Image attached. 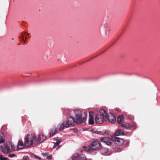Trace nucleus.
Returning a JSON list of instances; mask_svg holds the SVG:
<instances>
[{"instance_id": "nucleus-1", "label": "nucleus", "mask_w": 160, "mask_h": 160, "mask_svg": "<svg viewBox=\"0 0 160 160\" xmlns=\"http://www.w3.org/2000/svg\"><path fill=\"white\" fill-rule=\"evenodd\" d=\"M75 116V119L78 124H81L86 122L87 118V113L82 112L79 110L74 111Z\"/></svg>"}, {"instance_id": "nucleus-2", "label": "nucleus", "mask_w": 160, "mask_h": 160, "mask_svg": "<svg viewBox=\"0 0 160 160\" xmlns=\"http://www.w3.org/2000/svg\"><path fill=\"white\" fill-rule=\"evenodd\" d=\"M37 143V138L36 135L34 134H28L25 138L24 145L27 147H29Z\"/></svg>"}, {"instance_id": "nucleus-3", "label": "nucleus", "mask_w": 160, "mask_h": 160, "mask_svg": "<svg viewBox=\"0 0 160 160\" xmlns=\"http://www.w3.org/2000/svg\"><path fill=\"white\" fill-rule=\"evenodd\" d=\"M0 147L1 148L2 152L4 153H8L10 151L9 147L7 144H5L4 143L0 144Z\"/></svg>"}, {"instance_id": "nucleus-4", "label": "nucleus", "mask_w": 160, "mask_h": 160, "mask_svg": "<svg viewBox=\"0 0 160 160\" xmlns=\"http://www.w3.org/2000/svg\"><path fill=\"white\" fill-rule=\"evenodd\" d=\"M90 147L91 149L95 150H98L100 148L99 143L97 141H95L93 142L90 146Z\"/></svg>"}, {"instance_id": "nucleus-5", "label": "nucleus", "mask_w": 160, "mask_h": 160, "mask_svg": "<svg viewBox=\"0 0 160 160\" xmlns=\"http://www.w3.org/2000/svg\"><path fill=\"white\" fill-rule=\"evenodd\" d=\"M66 124L69 126L70 125H74L77 123L75 119L71 117L68 118L67 121L66 122Z\"/></svg>"}, {"instance_id": "nucleus-6", "label": "nucleus", "mask_w": 160, "mask_h": 160, "mask_svg": "<svg viewBox=\"0 0 160 160\" xmlns=\"http://www.w3.org/2000/svg\"><path fill=\"white\" fill-rule=\"evenodd\" d=\"M112 140L114 141L119 146L122 145L124 143L123 140L122 139L115 137H112Z\"/></svg>"}, {"instance_id": "nucleus-7", "label": "nucleus", "mask_w": 160, "mask_h": 160, "mask_svg": "<svg viewBox=\"0 0 160 160\" xmlns=\"http://www.w3.org/2000/svg\"><path fill=\"white\" fill-rule=\"evenodd\" d=\"M68 127H69V126L66 124L65 121H63L62 123H59L57 126L58 130L61 131L63 130L65 128H67Z\"/></svg>"}, {"instance_id": "nucleus-8", "label": "nucleus", "mask_w": 160, "mask_h": 160, "mask_svg": "<svg viewBox=\"0 0 160 160\" xmlns=\"http://www.w3.org/2000/svg\"><path fill=\"white\" fill-rule=\"evenodd\" d=\"M94 113L93 112H89L88 123L89 125L93 124L94 122L93 116Z\"/></svg>"}, {"instance_id": "nucleus-9", "label": "nucleus", "mask_w": 160, "mask_h": 160, "mask_svg": "<svg viewBox=\"0 0 160 160\" xmlns=\"http://www.w3.org/2000/svg\"><path fill=\"white\" fill-rule=\"evenodd\" d=\"M95 120L96 123L98 124H100L102 123L103 120H104L103 118H102L101 115L99 114H97L96 116Z\"/></svg>"}, {"instance_id": "nucleus-10", "label": "nucleus", "mask_w": 160, "mask_h": 160, "mask_svg": "<svg viewBox=\"0 0 160 160\" xmlns=\"http://www.w3.org/2000/svg\"><path fill=\"white\" fill-rule=\"evenodd\" d=\"M108 118L109 121L111 123L114 122L116 120L115 116L111 113L108 114Z\"/></svg>"}, {"instance_id": "nucleus-11", "label": "nucleus", "mask_w": 160, "mask_h": 160, "mask_svg": "<svg viewBox=\"0 0 160 160\" xmlns=\"http://www.w3.org/2000/svg\"><path fill=\"white\" fill-rule=\"evenodd\" d=\"M46 138V136L43 133H41L39 135L38 138L37 139L38 142V141L40 142H43Z\"/></svg>"}, {"instance_id": "nucleus-12", "label": "nucleus", "mask_w": 160, "mask_h": 160, "mask_svg": "<svg viewBox=\"0 0 160 160\" xmlns=\"http://www.w3.org/2000/svg\"><path fill=\"white\" fill-rule=\"evenodd\" d=\"M100 113L101 116L102 117L104 121H107V112L104 109H101L100 111Z\"/></svg>"}, {"instance_id": "nucleus-13", "label": "nucleus", "mask_w": 160, "mask_h": 160, "mask_svg": "<svg viewBox=\"0 0 160 160\" xmlns=\"http://www.w3.org/2000/svg\"><path fill=\"white\" fill-rule=\"evenodd\" d=\"M24 145H25L24 144L22 141L21 140H19L18 141L17 147V150L18 149H22L23 148Z\"/></svg>"}, {"instance_id": "nucleus-14", "label": "nucleus", "mask_w": 160, "mask_h": 160, "mask_svg": "<svg viewBox=\"0 0 160 160\" xmlns=\"http://www.w3.org/2000/svg\"><path fill=\"white\" fill-rule=\"evenodd\" d=\"M101 142L105 143L107 145H109L111 143L110 140L107 138H103L100 139Z\"/></svg>"}, {"instance_id": "nucleus-15", "label": "nucleus", "mask_w": 160, "mask_h": 160, "mask_svg": "<svg viewBox=\"0 0 160 160\" xmlns=\"http://www.w3.org/2000/svg\"><path fill=\"white\" fill-rule=\"evenodd\" d=\"M124 134V132L121 129H118L115 133V135L116 136H120V135H122Z\"/></svg>"}, {"instance_id": "nucleus-16", "label": "nucleus", "mask_w": 160, "mask_h": 160, "mask_svg": "<svg viewBox=\"0 0 160 160\" xmlns=\"http://www.w3.org/2000/svg\"><path fill=\"white\" fill-rule=\"evenodd\" d=\"M121 126L127 129H129L132 127L131 125H130L127 123L122 124H121Z\"/></svg>"}, {"instance_id": "nucleus-17", "label": "nucleus", "mask_w": 160, "mask_h": 160, "mask_svg": "<svg viewBox=\"0 0 160 160\" xmlns=\"http://www.w3.org/2000/svg\"><path fill=\"white\" fill-rule=\"evenodd\" d=\"M79 155L78 153L74 154L72 157V160H78Z\"/></svg>"}, {"instance_id": "nucleus-18", "label": "nucleus", "mask_w": 160, "mask_h": 160, "mask_svg": "<svg viewBox=\"0 0 160 160\" xmlns=\"http://www.w3.org/2000/svg\"><path fill=\"white\" fill-rule=\"evenodd\" d=\"M57 131L56 128H52L50 132V135L51 137L53 136Z\"/></svg>"}, {"instance_id": "nucleus-19", "label": "nucleus", "mask_w": 160, "mask_h": 160, "mask_svg": "<svg viewBox=\"0 0 160 160\" xmlns=\"http://www.w3.org/2000/svg\"><path fill=\"white\" fill-rule=\"evenodd\" d=\"M108 152V149L107 148H102L101 150V153L102 154H107Z\"/></svg>"}, {"instance_id": "nucleus-20", "label": "nucleus", "mask_w": 160, "mask_h": 160, "mask_svg": "<svg viewBox=\"0 0 160 160\" xmlns=\"http://www.w3.org/2000/svg\"><path fill=\"white\" fill-rule=\"evenodd\" d=\"M78 160H87V158L84 154H81L79 156Z\"/></svg>"}, {"instance_id": "nucleus-21", "label": "nucleus", "mask_w": 160, "mask_h": 160, "mask_svg": "<svg viewBox=\"0 0 160 160\" xmlns=\"http://www.w3.org/2000/svg\"><path fill=\"white\" fill-rule=\"evenodd\" d=\"M124 119V117L122 115L119 116L117 120L118 122V123H120Z\"/></svg>"}, {"instance_id": "nucleus-22", "label": "nucleus", "mask_w": 160, "mask_h": 160, "mask_svg": "<svg viewBox=\"0 0 160 160\" xmlns=\"http://www.w3.org/2000/svg\"><path fill=\"white\" fill-rule=\"evenodd\" d=\"M9 144L12 149L14 150H17V148H16L12 142H9Z\"/></svg>"}, {"instance_id": "nucleus-23", "label": "nucleus", "mask_w": 160, "mask_h": 160, "mask_svg": "<svg viewBox=\"0 0 160 160\" xmlns=\"http://www.w3.org/2000/svg\"><path fill=\"white\" fill-rule=\"evenodd\" d=\"M60 142L61 141L60 140H57L56 142L54 143V144L53 147V148H55L57 146L59 145Z\"/></svg>"}, {"instance_id": "nucleus-24", "label": "nucleus", "mask_w": 160, "mask_h": 160, "mask_svg": "<svg viewBox=\"0 0 160 160\" xmlns=\"http://www.w3.org/2000/svg\"><path fill=\"white\" fill-rule=\"evenodd\" d=\"M15 155L14 154H9V157L11 158H13L14 157Z\"/></svg>"}, {"instance_id": "nucleus-25", "label": "nucleus", "mask_w": 160, "mask_h": 160, "mask_svg": "<svg viewBox=\"0 0 160 160\" xmlns=\"http://www.w3.org/2000/svg\"><path fill=\"white\" fill-rule=\"evenodd\" d=\"M33 157L35 158H36V159H41V158L39 157H38L37 156H36L35 155H34L33 156Z\"/></svg>"}, {"instance_id": "nucleus-26", "label": "nucleus", "mask_w": 160, "mask_h": 160, "mask_svg": "<svg viewBox=\"0 0 160 160\" xmlns=\"http://www.w3.org/2000/svg\"><path fill=\"white\" fill-rule=\"evenodd\" d=\"M43 156H47L48 155V153H42Z\"/></svg>"}, {"instance_id": "nucleus-27", "label": "nucleus", "mask_w": 160, "mask_h": 160, "mask_svg": "<svg viewBox=\"0 0 160 160\" xmlns=\"http://www.w3.org/2000/svg\"><path fill=\"white\" fill-rule=\"evenodd\" d=\"M28 157H24L23 158V160H27L28 159Z\"/></svg>"}, {"instance_id": "nucleus-28", "label": "nucleus", "mask_w": 160, "mask_h": 160, "mask_svg": "<svg viewBox=\"0 0 160 160\" xmlns=\"http://www.w3.org/2000/svg\"><path fill=\"white\" fill-rule=\"evenodd\" d=\"M47 158L48 159H51L52 158V157L50 156H48L47 157Z\"/></svg>"}, {"instance_id": "nucleus-29", "label": "nucleus", "mask_w": 160, "mask_h": 160, "mask_svg": "<svg viewBox=\"0 0 160 160\" xmlns=\"http://www.w3.org/2000/svg\"><path fill=\"white\" fill-rule=\"evenodd\" d=\"M83 149L85 151H87L88 150L87 148L85 146L83 147Z\"/></svg>"}, {"instance_id": "nucleus-30", "label": "nucleus", "mask_w": 160, "mask_h": 160, "mask_svg": "<svg viewBox=\"0 0 160 160\" xmlns=\"http://www.w3.org/2000/svg\"><path fill=\"white\" fill-rule=\"evenodd\" d=\"M3 157L2 156L0 155V160H3Z\"/></svg>"}, {"instance_id": "nucleus-31", "label": "nucleus", "mask_w": 160, "mask_h": 160, "mask_svg": "<svg viewBox=\"0 0 160 160\" xmlns=\"http://www.w3.org/2000/svg\"><path fill=\"white\" fill-rule=\"evenodd\" d=\"M8 160V158L6 157H4L3 158V160Z\"/></svg>"}, {"instance_id": "nucleus-32", "label": "nucleus", "mask_w": 160, "mask_h": 160, "mask_svg": "<svg viewBox=\"0 0 160 160\" xmlns=\"http://www.w3.org/2000/svg\"><path fill=\"white\" fill-rule=\"evenodd\" d=\"M94 133H98V131H94Z\"/></svg>"}, {"instance_id": "nucleus-33", "label": "nucleus", "mask_w": 160, "mask_h": 160, "mask_svg": "<svg viewBox=\"0 0 160 160\" xmlns=\"http://www.w3.org/2000/svg\"><path fill=\"white\" fill-rule=\"evenodd\" d=\"M74 132H78V130H76V131H74Z\"/></svg>"}, {"instance_id": "nucleus-34", "label": "nucleus", "mask_w": 160, "mask_h": 160, "mask_svg": "<svg viewBox=\"0 0 160 160\" xmlns=\"http://www.w3.org/2000/svg\"><path fill=\"white\" fill-rule=\"evenodd\" d=\"M14 40V38H12V40Z\"/></svg>"}]
</instances>
